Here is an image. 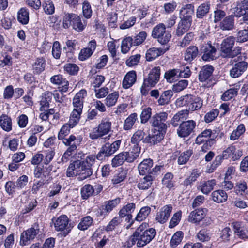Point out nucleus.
<instances>
[{
    "mask_svg": "<svg viewBox=\"0 0 248 248\" xmlns=\"http://www.w3.org/2000/svg\"><path fill=\"white\" fill-rule=\"evenodd\" d=\"M140 153V147L139 144H134L128 151L122 152L115 156L112 160L113 167H118L125 161L133 162L137 159Z\"/></svg>",
    "mask_w": 248,
    "mask_h": 248,
    "instance_id": "1",
    "label": "nucleus"
},
{
    "mask_svg": "<svg viewBox=\"0 0 248 248\" xmlns=\"http://www.w3.org/2000/svg\"><path fill=\"white\" fill-rule=\"evenodd\" d=\"M147 226L146 223H142L134 232V236L137 240L138 247H143L149 243L156 235V230L154 228H150L144 231Z\"/></svg>",
    "mask_w": 248,
    "mask_h": 248,
    "instance_id": "2",
    "label": "nucleus"
},
{
    "mask_svg": "<svg viewBox=\"0 0 248 248\" xmlns=\"http://www.w3.org/2000/svg\"><path fill=\"white\" fill-rule=\"evenodd\" d=\"M235 42V38L232 36L223 40L220 45V52L223 57L233 58L241 53V47H234Z\"/></svg>",
    "mask_w": 248,
    "mask_h": 248,
    "instance_id": "3",
    "label": "nucleus"
},
{
    "mask_svg": "<svg viewBox=\"0 0 248 248\" xmlns=\"http://www.w3.org/2000/svg\"><path fill=\"white\" fill-rule=\"evenodd\" d=\"M161 168H162V166L158 165L153 168L150 174L144 175L143 178L140 179L137 184V187L142 190H147L151 188L156 177L160 172Z\"/></svg>",
    "mask_w": 248,
    "mask_h": 248,
    "instance_id": "4",
    "label": "nucleus"
},
{
    "mask_svg": "<svg viewBox=\"0 0 248 248\" xmlns=\"http://www.w3.org/2000/svg\"><path fill=\"white\" fill-rule=\"evenodd\" d=\"M121 140H117L112 143L106 142L104 144L97 154V159L103 161L114 154L120 148Z\"/></svg>",
    "mask_w": 248,
    "mask_h": 248,
    "instance_id": "5",
    "label": "nucleus"
},
{
    "mask_svg": "<svg viewBox=\"0 0 248 248\" xmlns=\"http://www.w3.org/2000/svg\"><path fill=\"white\" fill-rule=\"evenodd\" d=\"M179 105L186 106L188 110L194 111L202 108L203 104L202 100L199 97L193 95H186L177 99V103Z\"/></svg>",
    "mask_w": 248,
    "mask_h": 248,
    "instance_id": "6",
    "label": "nucleus"
},
{
    "mask_svg": "<svg viewBox=\"0 0 248 248\" xmlns=\"http://www.w3.org/2000/svg\"><path fill=\"white\" fill-rule=\"evenodd\" d=\"M111 128V122L109 118H103L97 127L93 128L90 134L92 139H97L107 134Z\"/></svg>",
    "mask_w": 248,
    "mask_h": 248,
    "instance_id": "7",
    "label": "nucleus"
},
{
    "mask_svg": "<svg viewBox=\"0 0 248 248\" xmlns=\"http://www.w3.org/2000/svg\"><path fill=\"white\" fill-rule=\"evenodd\" d=\"M152 36L157 39L160 44H166L170 40L171 35L170 32L166 31V26L164 24L159 23L153 29Z\"/></svg>",
    "mask_w": 248,
    "mask_h": 248,
    "instance_id": "8",
    "label": "nucleus"
},
{
    "mask_svg": "<svg viewBox=\"0 0 248 248\" xmlns=\"http://www.w3.org/2000/svg\"><path fill=\"white\" fill-rule=\"evenodd\" d=\"M168 117L167 112H160L154 115L151 119L150 123L152 127L163 132L166 131L168 125L166 124Z\"/></svg>",
    "mask_w": 248,
    "mask_h": 248,
    "instance_id": "9",
    "label": "nucleus"
},
{
    "mask_svg": "<svg viewBox=\"0 0 248 248\" xmlns=\"http://www.w3.org/2000/svg\"><path fill=\"white\" fill-rule=\"evenodd\" d=\"M196 125V122L192 120L183 121L177 129V134L181 138L187 137L194 132Z\"/></svg>",
    "mask_w": 248,
    "mask_h": 248,
    "instance_id": "10",
    "label": "nucleus"
},
{
    "mask_svg": "<svg viewBox=\"0 0 248 248\" xmlns=\"http://www.w3.org/2000/svg\"><path fill=\"white\" fill-rule=\"evenodd\" d=\"M39 232L38 224H35L32 227L24 231L21 234L20 244L25 246L30 243Z\"/></svg>",
    "mask_w": 248,
    "mask_h": 248,
    "instance_id": "11",
    "label": "nucleus"
},
{
    "mask_svg": "<svg viewBox=\"0 0 248 248\" xmlns=\"http://www.w3.org/2000/svg\"><path fill=\"white\" fill-rule=\"evenodd\" d=\"M76 137L71 135L68 137V140H63V144L66 146H69L66 151L63 154L62 157V161L63 162H66L69 159V157L75 154L77 146L76 144Z\"/></svg>",
    "mask_w": 248,
    "mask_h": 248,
    "instance_id": "12",
    "label": "nucleus"
},
{
    "mask_svg": "<svg viewBox=\"0 0 248 248\" xmlns=\"http://www.w3.org/2000/svg\"><path fill=\"white\" fill-rule=\"evenodd\" d=\"M69 219L66 215H61L54 222V227L57 231H63V235L66 236L71 231V226L69 225Z\"/></svg>",
    "mask_w": 248,
    "mask_h": 248,
    "instance_id": "13",
    "label": "nucleus"
},
{
    "mask_svg": "<svg viewBox=\"0 0 248 248\" xmlns=\"http://www.w3.org/2000/svg\"><path fill=\"white\" fill-rule=\"evenodd\" d=\"M172 210V206L171 204L166 205L162 207L156 213L155 220L160 223H166L169 218Z\"/></svg>",
    "mask_w": 248,
    "mask_h": 248,
    "instance_id": "14",
    "label": "nucleus"
},
{
    "mask_svg": "<svg viewBox=\"0 0 248 248\" xmlns=\"http://www.w3.org/2000/svg\"><path fill=\"white\" fill-rule=\"evenodd\" d=\"M160 69L159 67L153 68L148 74L147 78L144 80V86L154 87L159 80Z\"/></svg>",
    "mask_w": 248,
    "mask_h": 248,
    "instance_id": "15",
    "label": "nucleus"
},
{
    "mask_svg": "<svg viewBox=\"0 0 248 248\" xmlns=\"http://www.w3.org/2000/svg\"><path fill=\"white\" fill-rule=\"evenodd\" d=\"M201 53H203L202 59L204 61L213 60L217 57L216 56L217 49L211 44L207 43L203 45L201 48Z\"/></svg>",
    "mask_w": 248,
    "mask_h": 248,
    "instance_id": "16",
    "label": "nucleus"
},
{
    "mask_svg": "<svg viewBox=\"0 0 248 248\" xmlns=\"http://www.w3.org/2000/svg\"><path fill=\"white\" fill-rule=\"evenodd\" d=\"M96 47V42L94 40H91L86 47L82 49L78 55V59L84 61L89 58L93 54Z\"/></svg>",
    "mask_w": 248,
    "mask_h": 248,
    "instance_id": "17",
    "label": "nucleus"
},
{
    "mask_svg": "<svg viewBox=\"0 0 248 248\" xmlns=\"http://www.w3.org/2000/svg\"><path fill=\"white\" fill-rule=\"evenodd\" d=\"M166 131L163 132L161 130L154 129L153 133L147 136L143 141V142L149 143L152 144H155L160 142L164 138Z\"/></svg>",
    "mask_w": 248,
    "mask_h": 248,
    "instance_id": "18",
    "label": "nucleus"
},
{
    "mask_svg": "<svg viewBox=\"0 0 248 248\" xmlns=\"http://www.w3.org/2000/svg\"><path fill=\"white\" fill-rule=\"evenodd\" d=\"M194 13V6L192 4L182 5L180 10L181 19L192 22V16Z\"/></svg>",
    "mask_w": 248,
    "mask_h": 248,
    "instance_id": "19",
    "label": "nucleus"
},
{
    "mask_svg": "<svg viewBox=\"0 0 248 248\" xmlns=\"http://www.w3.org/2000/svg\"><path fill=\"white\" fill-rule=\"evenodd\" d=\"M248 63L245 61H241L235 63L230 70V76L233 78L240 77L247 69Z\"/></svg>",
    "mask_w": 248,
    "mask_h": 248,
    "instance_id": "20",
    "label": "nucleus"
},
{
    "mask_svg": "<svg viewBox=\"0 0 248 248\" xmlns=\"http://www.w3.org/2000/svg\"><path fill=\"white\" fill-rule=\"evenodd\" d=\"M83 163H84L82 161L79 160L70 163L67 169L66 176L70 177L78 175L81 173Z\"/></svg>",
    "mask_w": 248,
    "mask_h": 248,
    "instance_id": "21",
    "label": "nucleus"
},
{
    "mask_svg": "<svg viewBox=\"0 0 248 248\" xmlns=\"http://www.w3.org/2000/svg\"><path fill=\"white\" fill-rule=\"evenodd\" d=\"M188 115L189 110L184 109L180 110L174 115L170 120V124L173 127H177L179 126L181 122L188 118Z\"/></svg>",
    "mask_w": 248,
    "mask_h": 248,
    "instance_id": "22",
    "label": "nucleus"
},
{
    "mask_svg": "<svg viewBox=\"0 0 248 248\" xmlns=\"http://www.w3.org/2000/svg\"><path fill=\"white\" fill-rule=\"evenodd\" d=\"M136 208L135 204L134 203H129L123 206L119 212V215L121 217H126V220L128 222L130 223L132 219V215L131 213L134 212Z\"/></svg>",
    "mask_w": 248,
    "mask_h": 248,
    "instance_id": "23",
    "label": "nucleus"
},
{
    "mask_svg": "<svg viewBox=\"0 0 248 248\" xmlns=\"http://www.w3.org/2000/svg\"><path fill=\"white\" fill-rule=\"evenodd\" d=\"M153 166V161L151 159H145L138 166V170L140 175L150 174L152 172V168Z\"/></svg>",
    "mask_w": 248,
    "mask_h": 248,
    "instance_id": "24",
    "label": "nucleus"
},
{
    "mask_svg": "<svg viewBox=\"0 0 248 248\" xmlns=\"http://www.w3.org/2000/svg\"><path fill=\"white\" fill-rule=\"evenodd\" d=\"M52 170V167L49 166H37L34 170V175L35 178H41V180L47 177Z\"/></svg>",
    "mask_w": 248,
    "mask_h": 248,
    "instance_id": "25",
    "label": "nucleus"
},
{
    "mask_svg": "<svg viewBox=\"0 0 248 248\" xmlns=\"http://www.w3.org/2000/svg\"><path fill=\"white\" fill-rule=\"evenodd\" d=\"M169 49L168 47H152L149 49L146 53V60L151 61L163 54Z\"/></svg>",
    "mask_w": 248,
    "mask_h": 248,
    "instance_id": "26",
    "label": "nucleus"
},
{
    "mask_svg": "<svg viewBox=\"0 0 248 248\" xmlns=\"http://www.w3.org/2000/svg\"><path fill=\"white\" fill-rule=\"evenodd\" d=\"M205 209L200 208L192 211L189 215V221L193 223L199 222L206 216Z\"/></svg>",
    "mask_w": 248,
    "mask_h": 248,
    "instance_id": "27",
    "label": "nucleus"
},
{
    "mask_svg": "<svg viewBox=\"0 0 248 248\" xmlns=\"http://www.w3.org/2000/svg\"><path fill=\"white\" fill-rule=\"evenodd\" d=\"M136 79L137 74L135 71H130L127 72L123 80V87L124 89L129 88L135 83Z\"/></svg>",
    "mask_w": 248,
    "mask_h": 248,
    "instance_id": "28",
    "label": "nucleus"
},
{
    "mask_svg": "<svg viewBox=\"0 0 248 248\" xmlns=\"http://www.w3.org/2000/svg\"><path fill=\"white\" fill-rule=\"evenodd\" d=\"M87 95V92L84 89L81 90L74 97L73 106L74 108L83 109L84 98Z\"/></svg>",
    "mask_w": 248,
    "mask_h": 248,
    "instance_id": "29",
    "label": "nucleus"
},
{
    "mask_svg": "<svg viewBox=\"0 0 248 248\" xmlns=\"http://www.w3.org/2000/svg\"><path fill=\"white\" fill-rule=\"evenodd\" d=\"M210 6V2L207 1L199 5L196 10V17L200 19L203 18L209 12Z\"/></svg>",
    "mask_w": 248,
    "mask_h": 248,
    "instance_id": "30",
    "label": "nucleus"
},
{
    "mask_svg": "<svg viewBox=\"0 0 248 248\" xmlns=\"http://www.w3.org/2000/svg\"><path fill=\"white\" fill-rule=\"evenodd\" d=\"M151 208L149 206L142 207L137 214L135 218L132 220L130 223L127 226V229H129L134 223L135 220L140 222L145 219L151 212Z\"/></svg>",
    "mask_w": 248,
    "mask_h": 248,
    "instance_id": "31",
    "label": "nucleus"
},
{
    "mask_svg": "<svg viewBox=\"0 0 248 248\" xmlns=\"http://www.w3.org/2000/svg\"><path fill=\"white\" fill-rule=\"evenodd\" d=\"M199 54L198 47L195 46L188 47L184 52V60L187 62H191Z\"/></svg>",
    "mask_w": 248,
    "mask_h": 248,
    "instance_id": "32",
    "label": "nucleus"
},
{
    "mask_svg": "<svg viewBox=\"0 0 248 248\" xmlns=\"http://www.w3.org/2000/svg\"><path fill=\"white\" fill-rule=\"evenodd\" d=\"M214 68L211 65H205L202 67L199 72V79L200 81L204 82L212 75Z\"/></svg>",
    "mask_w": 248,
    "mask_h": 248,
    "instance_id": "33",
    "label": "nucleus"
},
{
    "mask_svg": "<svg viewBox=\"0 0 248 248\" xmlns=\"http://www.w3.org/2000/svg\"><path fill=\"white\" fill-rule=\"evenodd\" d=\"M234 232L241 238H248V231L244 226H242V223L239 222H233L232 224Z\"/></svg>",
    "mask_w": 248,
    "mask_h": 248,
    "instance_id": "34",
    "label": "nucleus"
},
{
    "mask_svg": "<svg viewBox=\"0 0 248 248\" xmlns=\"http://www.w3.org/2000/svg\"><path fill=\"white\" fill-rule=\"evenodd\" d=\"M137 121L138 114L136 113H131L124 120L123 124V129L124 130L132 129Z\"/></svg>",
    "mask_w": 248,
    "mask_h": 248,
    "instance_id": "35",
    "label": "nucleus"
},
{
    "mask_svg": "<svg viewBox=\"0 0 248 248\" xmlns=\"http://www.w3.org/2000/svg\"><path fill=\"white\" fill-rule=\"evenodd\" d=\"M219 27L224 31L232 30L234 27V17L232 16H226L220 23Z\"/></svg>",
    "mask_w": 248,
    "mask_h": 248,
    "instance_id": "36",
    "label": "nucleus"
},
{
    "mask_svg": "<svg viewBox=\"0 0 248 248\" xmlns=\"http://www.w3.org/2000/svg\"><path fill=\"white\" fill-rule=\"evenodd\" d=\"M192 22L181 19L176 30V35L181 36L186 32L191 25Z\"/></svg>",
    "mask_w": 248,
    "mask_h": 248,
    "instance_id": "37",
    "label": "nucleus"
},
{
    "mask_svg": "<svg viewBox=\"0 0 248 248\" xmlns=\"http://www.w3.org/2000/svg\"><path fill=\"white\" fill-rule=\"evenodd\" d=\"M119 97V93L118 91H115L108 94L104 100V103L107 107H113L117 103Z\"/></svg>",
    "mask_w": 248,
    "mask_h": 248,
    "instance_id": "38",
    "label": "nucleus"
},
{
    "mask_svg": "<svg viewBox=\"0 0 248 248\" xmlns=\"http://www.w3.org/2000/svg\"><path fill=\"white\" fill-rule=\"evenodd\" d=\"M211 196L213 200L217 203L225 202L228 198L227 193L222 190H217L212 193Z\"/></svg>",
    "mask_w": 248,
    "mask_h": 248,
    "instance_id": "39",
    "label": "nucleus"
},
{
    "mask_svg": "<svg viewBox=\"0 0 248 248\" xmlns=\"http://www.w3.org/2000/svg\"><path fill=\"white\" fill-rule=\"evenodd\" d=\"M77 14L64 12L62 16V26L64 29H69L73 23Z\"/></svg>",
    "mask_w": 248,
    "mask_h": 248,
    "instance_id": "40",
    "label": "nucleus"
},
{
    "mask_svg": "<svg viewBox=\"0 0 248 248\" xmlns=\"http://www.w3.org/2000/svg\"><path fill=\"white\" fill-rule=\"evenodd\" d=\"M248 9V1L241 0L236 2V5L234 8V13L236 16H241L245 13Z\"/></svg>",
    "mask_w": 248,
    "mask_h": 248,
    "instance_id": "41",
    "label": "nucleus"
},
{
    "mask_svg": "<svg viewBox=\"0 0 248 248\" xmlns=\"http://www.w3.org/2000/svg\"><path fill=\"white\" fill-rule=\"evenodd\" d=\"M216 184V181L215 179H212L207 181H203L201 184V191L203 194H208L213 189Z\"/></svg>",
    "mask_w": 248,
    "mask_h": 248,
    "instance_id": "42",
    "label": "nucleus"
},
{
    "mask_svg": "<svg viewBox=\"0 0 248 248\" xmlns=\"http://www.w3.org/2000/svg\"><path fill=\"white\" fill-rule=\"evenodd\" d=\"M87 23L85 20H82L79 16L77 15L71 27L78 32H81L86 26Z\"/></svg>",
    "mask_w": 248,
    "mask_h": 248,
    "instance_id": "43",
    "label": "nucleus"
},
{
    "mask_svg": "<svg viewBox=\"0 0 248 248\" xmlns=\"http://www.w3.org/2000/svg\"><path fill=\"white\" fill-rule=\"evenodd\" d=\"M120 202L121 199L120 198H117L115 199L105 202L104 207H103V212L107 214L110 213L120 203Z\"/></svg>",
    "mask_w": 248,
    "mask_h": 248,
    "instance_id": "44",
    "label": "nucleus"
},
{
    "mask_svg": "<svg viewBox=\"0 0 248 248\" xmlns=\"http://www.w3.org/2000/svg\"><path fill=\"white\" fill-rule=\"evenodd\" d=\"M212 133V132L211 130H205L197 136L196 139V143L198 144H201L205 142V141L213 140V139L211 138Z\"/></svg>",
    "mask_w": 248,
    "mask_h": 248,
    "instance_id": "45",
    "label": "nucleus"
},
{
    "mask_svg": "<svg viewBox=\"0 0 248 248\" xmlns=\"http://www.w3.org/2000/svg\"><path fill=\"white\" fill-rule=\"evenodd\" d=\"M0 126L5 131L9 132L12 130V121L7 115L2 114L0 117Z\"/></svg>",
    "mask_w": 248,
    "mask_h": 248,
    "instance_id": "46",
    "label": "nucleus"
},
{
    "mask_svg": "<svg viewBox=\"0 0 248 248\" xmlns=\"http://www.w3.org/2000/svg\"><path fill=\"white\" fill-rule=\"evenodd\" d=\"M82 112V109L73 108V110L70 115L69 123L70 125L74 126L78 122L80 115Z\"/></svg>",
    "mask_w": 248,
    "mask_h": 248,
    "instance_id": "47",
    "label": "nucleus"
},
{
    "mask_svg": "<svg viewBox=\"0 0 248 248\" xmlns=\"http://www.w3.org/2000/svg\"><path fill=\"white\" fill-rule=\"evenodd\" d=\"M132 46H134V42L132 37H127L124 39L121 43L122 52L124 54L127 53Z\"/></svg>",
    "mask_w": 248,
    "mask_h": 248,
    "instance_id": "48",
    "label": "nucleus"
},
{
    "mask_svg": "<svg viewBox=\"0 0 248 248\" xmlns=\"http://www.w3.org/2000/svg\"><path fill=\"white\" fill-rule=\"evenodd\" d=\"M94 192V189L93 186L90 184H86L81 189V197L86 200L92 196Z\"/></svg>",
    "mask_w": 248,
    "mask_h": 248,
    "instance_id": "49",
    "label": "nucleus"
},
{
    "mask_svg": "<svg viewBox=\"0 0 248 248\" xmlns=\"http://www.w3.org/2000/svg\"><path fill=\"white\" fill-rule=\"evenodd\" d=\"M172 92L171 90H167L164 91L160 95L158 100V103L160 105L167 104L170 101L172 96Z\"/></svg>",
    "mask_w": 248,
    "mask_h": 248,
    "instance_id": "50",
    "label": "nucleus"
},
{
    "mask_svg": "<svg viewBox=\"0 0 248 248\" xmlns=\"http://www.w3.org/2000/svg\"><path fill=\"white\" fill-rule=\"evenodd\" d=\"M32 66L33 72L40 74L45 70L46 66L45 60L42 58L37 59Z\"/></svg>",
    "mask_w": 248,
    "mask_h": 248,
    "instance_id": "51",
    "label": "nucleus"
},
{
    "mask_svg": "<svg viewBox=\"0 0 248 248\" xmlns=\"http://www.w3.org/2000/svg\"><path fill=\"white\" fill-rule=\"evenodd\" d=\"M245 131V127L244 124L239 125L236 129L234 130L230 136V139L231 140H238L239 137L242 135Z\"/></svg>",
    "mask_w": 248,
    "mask_h": 248,
    "instance_id": "52",
    "label": "nucleus"
},
{
    "mask_svg": "<svg viewBox=\"0 0 248 248\" xmlns=\"http://www.w3.org/2000/svg\"><path fill=\"white\" fill-rule=\"evenodd\" d=\"M184 236V233L182 231L176 232L172 236L170 241V245L173 248L176 247L179 245Z\"/></svg>",
    "mask_w": 248,
    "mask_h": 248,
    "instance_id": "53",
    "label": "nucleus"
},
{
    "mask_svg": "<svg viewBox=\"0 0 248 248\" xmlns=\"http://www.w3.org/2000/svg\"><path fill=\"white\" fill-rule=\"evenodd\" d=\"M29 12L25 8H21L18 12L17 19L23 24H26L29 21Z\"/></svg>",
    "mask_w": 248,
    "mask_h": 248,
    "instance_id": "54",
    "label": "nucleus"
},
{
    "mask_svg": "<svg viewBox=\"0 0 248 248\" xmlns=\"http://www.w3.org/2000/svg\"><path fill=\"white\" fill-rule=\"evenodd\" d=\"M93 223V219L90 216L83 217L78 224V228L80 230L84 231L91 226Z\"/></svg>",
    "mask_w": 248,
    "mask_h": 248,
    "instance_id": "55",
    "label": "nucleus"
},
{
    "mask_svg": "<svg viewBox=\"0 0 248 248\" xmlns=\"http://www.w3.org/2000/svg\"><path fill=\"white\" fill-rule=\"evenodd\" d=\"M196 237L200 241L207 242L210 240L211 233L209 230L202 229L198 232Z\"/></svg>",
    "mask_w": 248,
    "mask_h": 248,
    "instance_id": "56",
    "label": "nucleus"
},
{
    "mask_svg": "<svg viewBox=\"0 0 248 248\" xmlns=\"http://www.w3.org/2000/svg\"><path fill=\"white\" fill-rule=\"evenodd\" d=\"M82 166L83 167H82V169H81V173L78 174L79 177H78V179L79 180L85 179L91 176L93 174V171L91 168L87 167V166H85L84 163H83Z\"/></svg>",
    "mask_w": 248,
    "mask_h": 248,
    "instance_id": "57",
    "label": "nucleus"
},
{
    "mask_svg": "<svg viewBox=\"0 0 248 248\" xmlns=\"http://www.w3.org/2000/svg\"><path fill=\"white\" fill-rule=\"evenodd\" d=\"M152 108L150 107L145 108L142 109L140 115V123L141 124H145L149 120L151 119Z\"/></svg>",
    "mask_w": 248,
    "mask_h": 248,
    "instance_id": "58",
    "label": "nucleus"
},
{
    "mask_svg": "<svg viewBox=\"0 0 248 248\" xmlns=\"http://www.w3.org/2000/svg\"><path fill=\"white\" fill-rule=\"evenodd\" d=\"M193 153L192 149H188L183 152L178 158V164L180 165L186 164L189 160Z\"/></svg>",
    "mask_w": 248,
    "mask_h": 248,
    "instance_id": "59",
    "label": "nucleus"
},
{
    "mask_svg": "<svg viewBox=\"0 0 248 248\" xmlns=\"http://www.w3.org/2000/svg\"><path fill=\"white\" fill-rule=\"evenodd\" d=\"M73 127V126H72L71 125H70V123L69 122L68 124H64L61 128L58 134V138L59 140H62L63 143L64 140L68 139V138H65V137L69 134L70 128Z\"/></svg>",
    "mask_w": 248,
    "mask_h": 248,
    "instance_id": "60",
    "label": "nucleus"
},
{
    "mask_svg": "<svg viewBox=\"0 0 248 248\" xmlns=\"http://www.w3.org/2000/svg\"><path fill=\"white\" fill-rule=\"evenodd\" d=\"M173 178V175L171 173H167L162 179V184L169 189L172 188L174 186Z\"/></svg>",
    "mask_w": 248,
    "mask_h": 248,
    "instance_id": "61",
    "label": "nucleus"
},
{
    "mask_svg": "<svg viewBox=\"0 0 248 248\" xmlns=\"http://www.w3.org/2000/svg\"><path fill=\"white\" fill-rule=\"evenodd\" d=\"M237 93V89L231 88L224 93L221 96V99L225 101H228L236 96Z\"/></svg>",
    "mask_w": 248,
    "mask_h": 248,
    "instance_id": "62",
    "label": "nucleus"
},
{
    "mask_svg": "<svg viewBox=\"0 0 248 248\" xmlns=\"http://www.w3.org/2000/svg\"><path fill=\"white\" fill-rule=\"evenodd\" d=\"M92 12L90 3L88 1H84L82 3V13L84 16L87 19L90 18L92 15Z\"/></svg>",
    "mask_w": 248,
    "mask_h": 248,
    "instance_id": "63",
    "label": "nucleus"
},
{
    "mask_svg": "<svg viewBox=\"0 0 248 248\" xmlns=\"http://www.w3.org/2000/svg\"><path fill=\"white\" fill-rule=\"evenodd\" d=\"M145 133L143 130H138L133 135L131 138V142L134 144L139 143L141 140H144V136Z\"/></svg>",
    "mask_w": 248,
    "mask_h": 248,
    "instance_id": "64",
    "label": "nucleus"
}]
</instances>
